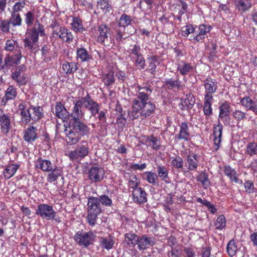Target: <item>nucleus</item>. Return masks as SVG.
Listing matches in <instances>:
<instances>
[{"label":"nucleus","mask_w":257,"mask_h":257,"mask_svg":"<svg viewBox=\"0 0 257 257\" xmlns=\"http://www.w3.org/2000/svg\"><path fill=\"white\" fill-rule=\"evenodd\" d=\"M138 90L133 101L132 109L128 113L130 119H144L151 116L155 111V105L149 101L152 89L149 85L137 86Z\"/></svg>","instance_id":"f257e3e1"},{"label":"nucleus","mask_w":257,"mask_h":257,"mask_svg":"<svg viewBox=\"0 0 257 257\" xmlns=\"http://www.w3.org/2000/svg\"><path fill=\"white\" fill-rule=\"evenodd\" d=\"M65 127L66 141L70 145L76 144L82 137L88 135L90 131L88 125L80 119L69 120L68 126Z\"/></svg>","instance_id":"f03ea898"},{"label":"nucleus","mask_w":257,"mask_h":257,"mask_svg":"<svg viewBox=\"0 0 257 257\" xmlns=\"http://www.w3.org/2000/svg\"><path fill=\"white\" fill-rule=\"evenodd\" d=\"M88 214L87 220L89 224L92 226L95 225L97 216L102 212L100 203L98 201L97 197H91L88 198Z\"/></svg>","instance_id":"7ed1b4c3"},{"label":"nucleus","mask_w":257,"mask_h":257,"mask_svg":"<svg viewBox=\"0 0 257 257\" xmlns=\"http://www.w3.org/2000/svg\"><path fill=\"white\" fill-rule=\"evenodd\" d=\"M37 215L47 220H55L57 222L61 221L60 218L56 216V212L53 207L46 204L38 205L35 212Z\"/></svg>","instance_id":"20e7f679"},{"label":"nucleus","mask_w":257,"mask_h":257,"mask_svg":"<svg viewBox=\"0 0 257 257\" xmlns=\"http://www.w3.org/2000/svg\"><path fill=\"white\" fill-rule=\"evenodd\" d=\"M27 37L24 40V46L31 52H36L39 49L37 44L39 35L36 29H28Z\"/></svg>","instance_id":"39448f33"},{"label":"nucleus","mask_w":257,"mask_h":257,"mask_svg":"<svg viewBox=\"0 0 257 257\" xmlns=\"http://www.w3.org/2000/svg\"><path fill=\"white\" fill-rule=\"evenodd\" d=\"M89 149L88 143L86 141H82L75 150L70 152L69 158L71 161H80L88 155Z\"/></svg>","instance_id":"423d86ee"},{"label":"nucleus","mask_w":257,"mask_h":257,"mask_svg":"<svg viewBox=\"0 0 257 257\" xmlns=\"http://www.w3.org/2000/svg\"><path fill=\"white\" fill-rule=\"evenodd\" d=\"M95 237V234L92 231L83 233L82 231H79L74 235V239L79 245L87 247L93 243Z\"/></svg>","instance_id":"0eeeda50"},{"label":"nucleus","mask_w":257,"mask_h":257,"mask_svg":"<svg viewBox=\"0 0 257 257\" xmlns=\"http://www.w3.org/2000/svg\"><path fill=\"white\" fill-rule=\"evenodd\" d=\"M110 28L105 25H101L98 27V35L97 41L101 44L106 46L112 42L110 35Z\"/></svg>","instance_id":"6e6552de"},{"label":"nucleus","mask_w":257,"mask_h":257,"mask_svg":"<svg viewBox=\"0 0 257 257\" xmlns=\"http://www.w3.org/2000/svg\"><path fill=\"white\" fill-rule=\"evenodd\" d=\"M25 70L24 65L17 67L14 72L12 73L11 78L19 86L25 85L28 81L27 74L23 73Z\"/></svg>","instance_id":"1a4fd4ad"},{"label":"nucleus","mask_w":257,"mask_h":257,"mask_svg":"<svg viewBox=\"0 0 257 257\" xmlns=\"http://www.w3.org/2000/svg\"><path fill=\"white\" fill-rule=\"evenodd\" d=\"M82 98L84 107L90 111L92 116H95L100 110L99 104L94 101L89 94Z\"/></svg>","instance_id":"9d476101"},{"label":"nucleus","mask_w":257,"mask_h":257,"mask_svg":"<svg viewBox=\"0 0 257 257\" xmlns=\"http://www.w3.org/2000/svg\"><path fill=\"white\" fill-rule=\"evenodd\" d=\"M210 27L205 25H200L195 27L193 38L191 40L194 42H198L205 38V36L210 31Z\"/></svg>","instance_id":"9b49d317"},{"label":"nucleus","mask_w":257,"mask_h":257,"mask_svg":"<svg viewBox=\"0 0 257 257\" xmlns=\"http://www.w3.org/2000/svg\"><path fill=\"white\" fill-rule=\"evenodd\" d=\"M205 88L204 97L213 98L212 94L215 93L217 88V83L216 80L211 78H207L204 81Z\"/></svg>","instance_id":"f8f14e48"},{"label":"nucleus","mask_w":257,"mask_h":257,"mask_svg":"<svg viewBox=\"0 0 257 257\" xmlns=\"http://www.w3.org/2000/svg\"><path fill=\"white\" fill-rule=\"evenodd\" d=\"M12 128L11 117L6 113L0 114V130L2 134L7 136Z\"/></svg>","instance_id":"ddd939ff"},{"label":"nucleus","mask_w":257,"mask_h":257,"mask_svg":"<svg viewBox=\"0 0 257 257\" xmlns=\"http://www.w3.org/2000/svg\"><path fill=\"white\" fill-rule=\"evenodd\" d=\"M105 174L104 170L101 167H91L88 172V177L93 182L102 180Z\"/></svg>","instance_id":"4468645a"},{"label":"nucleus","mask_w":257,"mask_h":257,"mask_svg":"<svg viewBox=\"0 0 257 257\" xmlns=\"http://www.w3.org/2000/svg\"><path fill=\"white\" fill-rule=\"evenodd\" d=\"M82 106H83V103L81 97V99L74 102V106L72 112L70 113V117L71 118L69 120L81 119L82 117L84 114L82 110Z\"/></svg>","instance_id":"2eb2a0df"},{"label":"nucleus","mask_w":257,"mask_h":257,"mask_svg":"<svg viewBox=\"0 0 257 257\" xmlns=\"http://www.w3.org/2000/svg\"><path fill=\"white\" fill-rule=\"evenodd\" d=\"M133 199L135 202L144 204L147 201V193L144 188H135L132 191Z\"/></svg>","instance_id":"dca6fc26"},{"label":"nucleus","mask_w":257,"mask_h":257,"mask_svg":"<svg viewBox=\"0 0 257 257\" xmlns=\"http://www.w3.org/2000/svg\"><path fill=\"white\" fill-rule=\"evenodd\" d=\"M199 156L198 154H190L186 156L185 166L189 171L196 170L199 164Z\"/></svg>","instance_id":"f3484780"},{"label":"nucleus","mask_w":257,"mask_h":257,"mask_svg":"<svg viewBox=\"0 0 257 257\" xmlns=\"http://www.w3.org/2000/svg\"><path fill=\"white\" fill-rule=\"evenodd\" d=\"M22 58L21 52L15 54L14 56L7 55L4 59L5 67L9 69L10 67L18 65L20 63V60Z\"/></svg>","instance_id":"a211bd4d"},{"label":"nucleus","mask_w":257,"mask_h":257,"mask_svg":"<svg viewBox=\"0 0 257 257\" xmlns=\"http://www.w3.org/2000/svg\"><path fill=\"white\" fill-rule=\"evenodd\" d=\"M55 114L63 121H65L68 118H70V113L61 102H57L56 103L55 106Z\"/></svg>","instance_id":"6ab92c4d"},{"label":"nucleus","mask_w":257,"mask_h":257,"mask_svg":"<svg viewBox=\"0 0 257 257\" xmlns=\"http://www.w3.org/2000/svg\"><path fill=\"white\" fill-rule=\"evenodd\" d=\"M53 166L50 161L43 159L41 157L39 158L35 163V168L47 172L51 170Z\"/></svg>","instance_id":"aec40b11"},{"label":"nucleus","mask_w":257,"mask_h":257,"mask_svg":"<svg viewBox=\"0 0 257 257\" xmlns=\"http://www.w3.org/2000/svg\"><path fill=\"white\" fill-rule=\"evenodd\" d=\"M154 244V242L151 237L144 235L139 237L137 244L138 245V248L140 250H142L147 249L150 246H152Z\"/></svg>","instance_id":"412c9836"},{"label":"nucleus","mask_w":257,"mask_h":257,"mask_svg":"<svg viewBox=\"0 0 257 257\" xmlns=\"http://www.w3.org/2000/svg\"><path fill=\"white\" fill-rule=\"evenodd\" d=\"M49 173L47 176V180L49 182L56 181L59 177L62 176L63 171L61 168L54 165L52 167L51 170L48 172Z\"/></svg>","instance_id":"4be33fe9"},{"label":"nucleus","mask_w":257,"mask_h":257,"mask_svg":"<svg viewBox=\"0 0 257 257\" xmlns=\"http://www.w3.org/2000/svg\"><path fill=\"white\" fill-rule=\"evenodd\" d=\"M222 130L223 126L220 122H219L218 124L214 127V143L215 146V149L216 150H217L219 149L220 145Z\"/></svg>","instance_id":"5701e85b"},{"label":"nucleus","mask_w":257,"mask_h":257,"mask_svg":"<svg viewBox=\"0 0 257 257\" xmlns=\"http://www.w3.org/2000/svg\"><path fill=\"white\" fill-rule=\"evenodd\" d=\"M163 87L173 91L180 90L182 87L181 82L173 78L167 79L164 82Z\"/></svg>","instance_id":"b1692460"},{"label":"nucleus","mask_w":257,"mask_h":257,"mask_svg":"<svg viewBox=\"0 0 257 257\" xmlns=\"http://www.w3.org/2000/svg\"><path fill=\"white\" fill-rule=\"evenodd\" d=\"M178 140H184L188 141L190 138V133L188 124L186 122H182L180 125L179 134L176 136Z\"/></svg>","instance_id":"393cba45"},{"label":"nucleus","mask_w":257,"mask_h":257,"mask_svg":"<svg viewBox=\"0 0 257 257\" xmlns=\"http://www.w3.org/2000/svg\"><path fill=\"white\" fill-rule=\"evenodd\" d=\"M240 103L246 109L254 112L257 114V102L253 101L249 97L246 96L242 98Z\"/></svg>","instance_id":"a878e982"},{"label":"nucleus","mask_w":257,"mask_h":257,"mask_svg":"<svg viewBox=\"0 0 257 257\" xmlns=\"http://www.w3.org/2000/svg\"><path fill=\"white\" fill-rule=\"evenodd\" d=\"M145 141L148 146L151 147L155 151L159 150L161 147L160 140L153 135L146 136Z\"/></svg>","instance_id":"bb28decb"},{"label":"nucleus","mask_w":257,"mask_h":257,"mask_svg":"<svg viewBox=\"0 0 257 257\" xmlns=\"http://www.w3.org/2000/svg\"><path fill=\"white\" fill-rule=\"evenodd\" d=\"M58 35H55L56 37L61 38L63 41L67 43H70L72 41L73 37L71 33L66 28L62 27L60 31L57 32Z\"/></svg>","instance_id":"cd10ccee"},{"label":"nucleus","mask_w":257,"mask_h":257,"mask_svg":"<svg viewBox=\"0 0 257 257\" xmlns=\"http://www.w3.org/2000/svg\"><path fill=\"white\" fill-rule=\"evenodd\" d=\"M157 174L158 177H159L161 180L168 184L170 183L168 175L169 170L166 167L159 165L157 167Z\"/></svg>","instance_id":"c85d7f7f"},{"label":"nucleus","mask_w":257,"mask_h":257,"mask_svg":"<svg viewBox=\"0 0 257 257\" xmlns=\"http://www.w3.org/2000/svg\"><path fill=\"white\" fill-rule=\"evenodd\" d=\"M36 130V128L33 126H30L27 128L23 137L24 140L29 143L34 142L37 138Z\"/></svg>","instance_id":"c756f323"},{"label":"nucleus","mask_w":257,"mask_h":257,"mask_svg":"<svg viewBox=\"0 0 257 257\" xmlns=\"http://www.w3.org/2000/svg\"><path fill=\"white\" fill-rule=\"evenodd\" d=\"M125 29L123 27L117 26V27L115 29V40L118 42H121L128 37L129 35L125 32Z\"/></svg>","instance_id":"7c9ffc66"},{"label":"nucleus","mask_w":257,"mask_h":257,"mask_svg":"<svg viewBox=\"0 0 257 257\" xmlns=\"http://www.w3.org/2000/svg\"><path fill=\"white\" fill-rule=\"evenodd\" d=\"M235 3L237 8L243 12L248 11L252 6L250 0H235Z\"/></svg>","instance_id":"2f4dec72"},{"label":"nucleus","mask_w":257,"mask_h":257,"mask_svg":"<svg viewBox=\"0 0 257 257\" xmlns=\"http://www.w3.org/2000/svg\"><path fill=\"white\" fill-rule=\"evenodd\" d=\"M224 172L231 181H233L236 183H238L240 181L237 177V173L235 170L230 166H225L224 167Z\"/></svg>","instance_id":"473e14b6"},{"label":"nucleus","mask_w":257,"mask_h":257,"mask_svg":"<svg viewBox=\"0 0 257 257\" xmlns=\"http://www.w3.org/2000/svg\"><path fill=\"white\" fill-rule=\"evenodd\" d=\"M125 241L130 247H134L137 244L139 236L133 233H127L124 235Z\"/></svg>","instance_id":"72a5a7b5"},{"label":"nucleus","mask_w":257,"mask_h":257,"mask_svg":"<svg viewBox=\"0 0 257 257\" xmlns=\"http://www.w3.org/2000/svg\"><path fill=\"white\" fill-rule=\"evenodd\" d=\"M100 245L102 247L109 250L113 248L114 241L111 236L108 237H101L99 241Z\"/></svg>","instance_id":"f704fd0d"},{"label":"nucleus","mask_w":257,"mask_h":257,"mask_svg":"<svg viewBox=\"0 0 257 257\" xmlns=\"http://www.w3.org/2000/svg\"><path fill=\"white\" fill-rule=\"evenodd\" d=\"M18 169V166L14 164L8 165L4 170V175L7 179L12 177L16 172Z\"/></svg>","instance_id":"c9c22d12"},{"label":"nucleus","mask_w":257,"mask_h":257,"mask_svg":"<svg viewBox=\"0 0 257 257\" xmlns=\"http://www.w3.org/2000/svg\"><path fill=\"white\" fill-rule=\"evenodd\" d=\"M62 68L67 74H71L76 71L78 69V67L76 63L65 62L63 64Z\"/></svg>","instance_id":"e433bc0d"},{"label":"nucleus","mask_w":257,"mask_h":257,"mask_svg":"<svg viewBox=\"0 0 257 257\" xmlns=\"http://www.w3.org/2000/svg\"><path fill=\"white\" fill-rule=\"evenodd\" d=\"M77 55L82 62L88 61L91 59L87 51L83 48H78L77 50Z\"/></svg>","instance_id":"4c0bfd02"},{"label":"nucleus","mask_w":257,"mask_h":257,"mask_svg":"<svg viewBox=\"0 0 257 257\" xmlns=\"http://www.w3.org/2000/svg\"><path fill=\"white\" fill-rule=\"evenodd\" d=\"M172 167L176 168L178 170H183L184 162L182 158L179 156L172 158L171 162Z\"/></svg>","instance_id":"58836bf2"},{"label":"nucleus","mask_w":257,"mask_h":257,"mask_svg":"<svg viewBox=\"0 0 257 257\" xmlns=\"http://www.w3.org/2000/svg\"><path fill=\"white\" fill-rule=\"evenodd\" d=\"M10 24L13 26H20L22 24V20L18 13L12 12L11 17L9 20Z\"/></svg>","instance_id":"ea45409f"},{"label":"nucleus","mask_w":257,"mask_h":257,"mask_svg":"<svg viewBox=\"0 0 257 257\" xmlns=\"http://www.w3.org/2000/svg\"><path fill=\"white\" fill-rule=\"evenodd\" d=\"M82 22L80 19L77 17L74 18L73 22L71 23L72 29L76 32H81L84 30Z\"/></svg>","instance_id":"a19ab883"},{"label":"nucleus","mask_w":257,"mask_h":257,"mask_svg":"<svg viewBox=\"0 0 257 257\" xmlns=\"http://www.w3.org/2000/svg\"><path fill=\"white\" fill-rule=\"evenodd\" d=\"M30 112V109L29 108L26 111L21 112V121L23 124H28L31 122V120H33V119H35L32 116Z\"/></svg>","instance_id":"79ce46f5"},{"label":"nucleus","mask_w":257,"mask_h":257,"mask_svg":"<svg viewBox=\"0 0 257 257\" xmlns=\"http://www.w3.org/2000/svg\"><path fill=\"white\" fill-rule=\"evenodd\" d=\"M144 175L146 176L145 179L147 181L148 183L153 185H156V181L158 179L157 174L156 173L150 171H148L145 172Z\"/></svg>","instance_id":"37998d69"},{"label":"nucleus","mask_w":257,"mask_h":257,"mask_svg":"<svg viewBox=\"0 0 257 257\" xmlns=\"http://www.w3.org/2000/svg\"><path fill=\"white\" fill-rule=\"evenodd\" d=\"M213 98H207L204 97V105L203 107V112L205 115H210L212 113L211 108V103L213 101Z\"/></svg>","instance_id":"c03bdc74"},{"label":"nucleus","mask_w":257,"mask_h":257,"mask_svg":"<svg viewBox=\"0 0 257 257\" xmlns=\"http://www.w3.org/2000/svg\"><path fill=\"white\" fill-rule=\"evenodd\" d=\"M197 180L201 182L204 188L208 187L210 185L208 175L205 172H202L197 177Z\"/></svg>","instance_id":"a18cd8bd"},{"label":"nucleus","mask_w":257,"mask_h":257,"mask_svg":"<svg viewBox=\"0 0 257 257\" xmlns=\"http://www.w3.org/2000/svg\"><path fill=\"white\" fill-rule=\"evenodd\" d=\"M237 250V246L234 239H232L229 241L227 245V252L230 256L235 255Z\"/></svg>","instance_id":"49530a36"},{"label":"nucleus","mask_w":257,"mask_h":257,"mask_svg":"<svg viewBox=\"0 0 257 257\" xmlns=\"http://www.w3.org/2000/svg\"><path fill=\"white\" fill-rule=\"evenodd\" d=\"M103 81L105 85L109 86L114 82V72L112 71H109L108 72L104 74Z\"/></svg>","instance_id":"de8ad7c7"},{"label":"nucleus","mask_w":257,"mask_h":257,"mask_svg":"<svg viewBox=\"0 0 257 257\" xmlns=\"http://www.w3.org/2000/svg\"><path fill=\"white\" fill-rule=\"evenodd\" d=\"M193 69V66L187 63H184L182 65H179L178 66V70L182 75L187 74L189 72L191 71Z\"/></svg>","instance_id":"09e8293b"},{"label":"nucleus","mask_w":257,"mask_h":257,"mask_svg":"<svg viewBox=\"0 0 257 257\" xmlns=\"http://www.w3.org/2000/svg\"><path fill=\"white\" fill-rule=\"evenodd\" d=\"M245 153L252 156L257 154V143L254 142H251L248 143L246 145V149L245 150Z\"/></svg>","instance_id":"8fccbe9b"},{"label":"nucleus","mask_w":257,"mask_h":257,"mask_svg":"<svg viewBox=\"0 0 257 257\" xmlns=\"http://www.w3.org/2000/svg\"><path fill=\"white\" fill-rule=\"evenodd\" d=\"M30 109V111L32 110L33 113L34 114V116H32L35 119H33V120L37 121L40 119L41 117L43 116L42 110L43 109L40 106L38 107H34L33 106H31L29 107Z\"/></svg>","instance_id":"3c124183"},{"label":"nucleus","mask_w":257,"mask_h":257,"mask_svg":"<svg viewBox=\"0 0 257 257\" xmlns=\"http://www.w3.org/2000/svg\"><path fill=\"white\" fill-rule=\"evenodd\" d=\"M131 21L132 20L129 16L126 14H123L120 18L119 22L118 24V26L123 27L125 28V29H126V27H128Z\"/></svg>","instance_id":"603ef678"},{"label":"nucleus","mask_w":257,"mask_h":257,"mask_svg":"<svg viewBox=\"0 0 257 257\" xmlns=\"http://www.w3.org/2000/svg\"><path fill=\"white\" fill-rule=\"evenodd\" d=\"M195 99L192 94L187 95V98L182 102V104L187 106V109H191L195 104Z\"/></svg>","instance_id":"864d4df0"},{"label":"nucleus","mask_w":257,"mask_h":257,"mask_svg":"<svg viewBox=\"0 0 257 257\" xmlns=\"http://www.w3.org/2000/svg\"><path fill=\"white\" fill-rule=\"evenodd\" d=\"M97 200L99 203L101 204L102 205L110 207L112 204L111 199L106 195H102L99 197H97Z\"/></svg>","instance_id":"5fc2aeb1"},{"label":"nucleus","mask_w":257,"mask_h":257,"mask_svg":"<svg viewBox=\"0 0 257 257\" xmlns=\"http://www.w3.org/2000/svg\"><path fill=\"white\" fill-rule=\"evenodd\" d=\"M230 106L228 102L225 101L221 103V104L219 107V115L229 114L230 112Z\"/></svg>","instance_id":"6e6d98bb"},{"label":"nucleus","mask_w":257,"mask_h":257,"mask_svg":"<svg viewBox=\"0 0 257 257\" xmlns=\"http://www.w3.org/2000/svg\"><path fill=\"white\" fill-rule=\"evenodd\" d=\"M226 225V219L225 217L223 215H219L216 219L215 222V226L216 229H222Z\"/></svg>","instance_id":"4d7b16f0"},{"label":"nucleus","mask_w":257,"mask_h":257,"mask_svg":"<svg viewBox=\"0 0 257 257\" xmlns=\"http://www.w3.org/2000/svg\"><path fill=\"white\" fill-rule=\"evenodd\" d=\"M17 91L14 86L10 85L6 91V99H14L17 96Z\"/></svg>","instance_id":"13d9d810"},{"label":"nucleus","mask_w":257,"mask_h":257,"mask_svg":"<svg viewBox=\"0 0 257 257\" xmlns=\"http://www.w3.org/2000/svg\"><path fill=\"white\" fill-rule=\"evenodd\" d=\"M50 27L53 29L52 36L54 38H56L55 35H58L57 32L62 28L56 21H53L50 24Z\"/></svg>","instance_id":"bf43d9fd"},{"label":"nucleus","mask_w":257,"mask_h":257,"mask_svg":"<svg viewBox=\"0 0 257 257\" xmlns=\"http://www.w3.org/2000/svg\"><path fill=\"white\" fill-rule=\"evenodd\" d=\"M195 27L191 25H186L182 28V35L187 37L189 34L194 33Z\"/></svg>","instance_id":"052dcab7"},{"label":"nucleus","mask_w":257,"mask_h":257,"mask_svg":"<svg viewBox=\"0 0 257 257\" xmlns=\"http://www.w3.org/2000/svg\"><path fill=\"white\" fill-rule=\"evenodd\" d=\"M97 6L101 9L106 11H109L111 8L108 0H99L97 2Z\"/></svg>","instance_id":"680f3d73"},{"label":"nucleus","mask_w":257,"mask_h":257,"mask_svg":"<svg viewBox=\"0 0 257 257\" xmlns=\"http://www.w3.org/2000/svg\"><path fill=\"white\" fill-rule=\"evenodd\" d=\"M10 23L8 20H0V31L8 33L10 30Z\"/></svg>","instance_id":"e2e57ef3"},{"label":"nucleus","mask_w":257,"mask_h":257,"mask_svg":"<svg viewBox=\"0 0 257 257\" xmlns=\"http://www.w3.org/2000/svg\"><path fill=\"white\" fill-rule=\"evenodd\" d=\"M31 29H36L38 32V35H39L40 36H44L45 35L44 26L41 24L38 20L36 21V25Z\"/></svg>","instance_id":"0e129e2a"},{"label":"nucleus","mask_w":257,"mask_h":257,"mask_svg":"<svg viewBox=\"0 0 257 257\" xmlns=\"http://www.w3.org/2000/svg\"><path fill=\"white\" fill-rule=\"evenodd\" d=\"M136 57L135 61L136 65L140 67V69H144L145 67V60L142 54L138 55Z\"/></svg>","instance_id":"69168bd1"},{"label":"nucleus","mask_w":257,"mask_h":257,"mask_svg":"<svg viewBox=\"0 0 257 257\" xmlns=\"http://www.w3.org/2000/svg\"><path fill=\"white\" fill-rule=\"evenodd\" d=\"M175 9L179 11V13L180 15H182L186 12L187 5L183 1H181L180 4L176 5Z\"/></svg>","instance_id":"338daca9"},{"label":"nucleus","mask_w":257,"mask_h":257,"mask_svg":"<svg viewBox=\"0 0 257 257\" xmlns=\"http://www.w3.org/2000/svg\"><path fill=\"white\" fill-rule=\"evenodd\" d=\"M25 16V23L28 27H30L32 25L34 20V15L32 12L29 11Z\"/></svg>","instance_id":"774afa93"}]
</instances>
